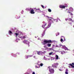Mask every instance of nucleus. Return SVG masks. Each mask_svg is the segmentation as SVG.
I'll return each mask as SVG.
<instances>
[{"label": "nucleus", "mask_w": 74, "mask_h": 74, "mask_svg": "<svg viewBox=\"0 0 74 74\" xmlns=\"http://www.w3.org/2000/svg\"><path fill=\"white\" fill-rule=\"evenodd\" d=\"M48 18H49L48 21L49 22H50V23H49L48 25V26L46 27V29H48V28L50 27L51 25V23H53V22H55V21H56V19H54L52 17H48Z\"/></svg>", "instance_id": "obj_1"}, {"label": "nucleus", "mask_w": 74, "mask_h": 74, "mask_svg": "<svg viewBox=\"0 0 74 74\" xmlns=\"http://www.w3.org/2000/svg\"><path fill=\"white\" fill-rule=\"evenodd\" d=\"M44 43H43L44 45H45L47 43H51L52 42V40H44L43 41Z\"/></svg>", "instance_id": "obj_2"}, {"label": "nucleus", "mask_w": 74, "mask_h": 74, "mask_svg": "<svg viewBox=\"0 0 74 74\" xmlns=\"http://www.w3.org/2000/svg\"><path fill=\"white\" fill-rule=\"evenodd\" d=\"M49 69V71L51 74H53L54 73V69H52L51 68H49V67H48Z\"/></svg>", "instance_id": "obj_3"}, {"label": "nucleus", "mask_w": 74, "mask_h": 74, "mask_svg": "<svg viewBox=\"0 0 74 74\" xmlns=\"http://www.w3.org/2000/svg\"><path fill=\"white\" fill-rule=\"evenodd\" d=\"M59 64H58V63H54V64L52 65V67H55V68H57V66H58V65Z\"/></svg>", "instance_id": "obj_4"}, {"label": "nucleus", "mask_w": 74, "mask_h": 74, "mask_svg": "<svg viewBox=\"0 0 74 74\" xmlns=\"http://www.w3.org/2000/svg\"><path fill=\"white\" fill-rule=\"evenodd\" d=\"M66 6L62 5H60L59 6V8H64Z\"/></svg>", "instance_id": "obj_5"}, {"label": "nucleus", "mask_w": 74, "mask_h": 74, "mask_svg": "<svg viewBox=\"0 0 74 74\" xmlns=\"http://www.w3.org/2000/svg\"><path fill=\"white\" fill-rule=\"evenodd\" d=\"M34 10L33 9H32L30 11V13L31 14H34L35 13V12H34Z\"/></svg>", "instance_id": "obj_6"}, {"label": "nucleus", "mask_w": 74, "mask_h": 74, "mask_svg": "<svg viewBox=\"0 0 74 74\" xmlns=\"http://www.w3.org/2000/svg\"><path fill=\"white\" fill-rule=\"evenodd\" d=\"M36 68H40V65L38 64H37V65L35 66Z\"/></svg>", "instance_id": "obj_7"}, {"label": "nucleus", "mask_w": 74, "mask_h": 74, "mask_svg": "<svg viewBox=\"0 0 74 74\" xmlns=\"http://www.w3.org/2000/svg\"><path fill=\"white\" fill-rule=\"evenodd\" d=\"M42 51H39L37 52V53L38 55H41L42 53Z\"/></svg>", "instance_id": "obj_8"}, {"label": "nucleus", "mask_w": 74, "mask_h": 74, "mask_svg": "<svg viewBox=\"0 0 74 74\" xmlns=\"http://www.w3.org/2000/svg\"><path fill=\"white\" fill-rule=\"evenodd\" d=\"M35 11H36V12H40V9H36Z\"/></svg>", "instance_id": "obj_9"}, {"label": "nucleus", "mask_w": 74, "mask_h": 74, "mask_svg": "<svg viewBox=\"0 0 74 74\" xmlns=\"http://www.w3.org/2000/svg\"><path fill=\"white\" fill-rule=\"evenodd\" d=\"M23 42L24 43V44H26V42H27V43H29V41H28V40H24L23 41Z\"/></svg>", "instance_id": "obj_10"}, {"label": "nucleus", "mask_w": 74, "mask_h": 74, "mask_svg": "<svg viewBox=\"0 0 74 74\" xmlns=\"http://www.w3.org/2000/svg\"><path fill=\"white\" fill-rule=\"evenodd\" d=\"M69 66H71V67H72V68H73V69H74V66L73 65H72V64H69Z\"/></svg>", "instance_id": "obj_11"}, {"label": "nucleus", "mask_w": 74, "mask_h": 74, "mask_svg": "<svg viewBox=\"0 0 74 74\" xmlns=\"http://www.w3.org/2000/svg\"><path fill=\"white\" fill-rule=\"evenodd\" d=\"M56 60H58V59H59V56H58L56 55Z\"/></svg>", "instance_id": "obj_12"}, {"label": "nucleus", "mask_w": 74, "mask_h": 74, "mask_svg": "<svg viewBox=\"0 0 74 74\" xmlns=\"http://www.w3.org/2000/svg\"><path fill=\"white\" fill-rule=\"evenodd\" d=\"M27 36L26 35L25 36H23V37H21V38H23V39H25V38H26L27 37Z\"/></svg>", "instance_id": "obj_13"}, {"label": "nucleus", "mask_w": 74, "mask_h": 74, "mask_svg": "<svg viewBox=\"0 0 74 74\" xmlns=\"http://www.w3.org/2000/svg\"><path fill=\"white\" fill-rule=\"evenodd\" d=\"M47 46H48L49 47H51V43L50 44H47Z\"/></svg>", "instance_id": "obj_14"}, {"label": "nucleus", "mask_w": 74, "mask_h": 74, "mask_svg": "<svg viewBox=\"0 0 74 74\" xmlns=\"http://www.w3.org/2000/svg\"><path fill=\"white\" fill-rule=\"evenodd\" d=\"M47 25V23H45V25H43L42 26V27L43 28H44V27H45V26H46Z\"/></svg>", "instance_id": "obj_15"}, {"label": "nucleus", "mask_w": 74, "mask_h": 74, "mask_svg": "<svg viewBox=\"0 0 74 74\" xmlns=\"http://www.w3.org/2000/svg\"><path fill=\"white\" fill-rule=\"evenodd\" d=\"M69 21H71V22H73V20H72V19L71 18H69Z\"/></svg>", "instance_id": "obj_16"}, {"label": "nucleus", "mask_w": 74, "mask_h": 74, "mask_svg": "<svg viewBox=\"0 0 74 74\" xmlns=\"http://www.w3.org/2000/svg\"><path fill=\"white\" fill-rule=\"evenodd\" d=\"M48 11L49 12H51V11H52L51 10V9H48Z\"/></svg>", "instance_id": "obj_17"}, {"label": "nucleus", "mask_w": 74, "mask_h": 74, "mask_svg": "<svg viewBox=\"0 0 74 74\" xmlns=\"http://www.w3.org/2000/svg\"><path fill=\"white\" fill-rule=\"evenodd\" d=\"M53 53V52H51L50 53H49V55H52V53Z\"/></svg>", "instance_id": "obj_18"}, {"label": "nucleus", "mask_w": 74, "mask_h": 74, "mask_svg": "<svg viewBox=\"0 0 74 74\" xmlns=\"http://www.w3.org/2000/svg\"><path fill=\"white\" fill-rule=\"evenodd\" d=\"M9 33L10 34H12V32L11 31H9Z\"/></svg>", "instance_id": "obj_19"}, {"label": "nucleus", "mask_w": 74, "mask_h": 74, "mask_svg": "<svg viewBox=\"0 0 74 74\" xmlns=\"http://www.w3.org/2000/svg\"><path fill=\"white\" fill-rule=\"evenodd\" d=\"M49 50H50V51H51L52 50H53V49H52V48H50L49 49Z\"/></svg>", "instance_id": "obj_20"}, {"label": "nucleus", "mask_w": 74, "mask_h": 74, "mask_svg": "<svg viewBox=\"0 0 74 74\" xmlns=\"http://www.w3.org/2000/svg\"><path fill=\"white\" fill-rule=\"evenodd\" d=\"M40 66H41V67H42V66H43V64L42 63H41L40 64Z\"/></svg>", "instance_id": "obj_21"}, {"label": "nucleus", "mask_w": 74, "mask_h": 74, "mask_svg": "<svg viewBox=\"0 0 74 74\" xmlns=\"http://www.w3.org/2000/svg\"><path fill=\"white\" fill-rule=\"evenodd\" d=\"M42 37H43L44 35H45V34L44 33H42Z\"/></svg>", "instance_id": "obj_22"}, {"label": "nucleus", "mask_w": 74, "mask_h": 74, "mask_svg": "<svg viewBox=\"0 0 74 74\" xmlns=\"http://www.w3.org/2000/svg\"><path fill=\"white\" fill-rule=\"evenodd\" d=\"M42 7L43 8H44V5H41Z\"/></svg>", "instance_id": "obj_23"}, {"label": "nucleus", "mask_w": 74, "mask_h": 74, "mask_svg": "<svg viewBox=\"0 0 74 74\" xmlns=\"http://www.w3.org/2000/svg\"><path fill=\"white\" fill-rule=\"evenodd\" d=\"M15 34L16 36H17L18 35V34L17 33H15Z\"/></svg>", "instance_id": "obj_24"}, {"label": "nucleus", "mask_w": 74, "mask_h": 74, "mask_svg": "<svg viewBox=\"0 0 74 74\" xmlns=\"http://www.w3.org/2000/svg\"><path fill=\"white\" fill-rule=\"evenodd\" d=\"M69 24H70V25H72L71 24H72V23H71V22H70L69 23Z\"/></svg>", "instance_id": "obj_25"}, {"label": "nucleus", "mask_w": 74, "mask_h": 74, "mask_svg": "<svg viewBox=\"0 0 74 74\" xmlns=\"http://www.w3.org/2000/svg\"><path fill=\"white\" fill-rule=\"evenodd\" d=\"M61 39H60V41L61 42H62L63 41V39H62V38H61Z\"/></svg>", "instance_id": "obj_26"}, {"label": "nucleus", "mask_w": 74, "mask_h": 74, "mask_svg": "<svg viewBox=\"0 0 74 74\" xmlns=\"http://www.w3.org/2000/svg\"><path fill=\"white\" fill-rule=\"evenodd\" d=\"M65 73L66 74H68V72L65 71Z\"/></svg>", "instance_id": "obj_27"}, {"label": "nucleus", "mask_w": 74, "mask_h": 74, "mask_svg": "<svg viewBox=\"0 0 74 74\" xmlns=\"http://www.w3.org/2000/svg\"><path fill=\"white\" fill-rule=\"evenodd\" d=\"M68 69H66V71L68 72Z\"/></svg>", "instance_id": "obj_28"}, {"label": "nucleus", "mask_w": 74, "mask_h": 74, "mask_svg": "<svg viewBox=\"0 0 74 74\" xmlns=\"http://www.w3.org/2000/svg\"><path fill=\"white\" fill-rule=\"evenodd\" d=\"M64 51H63V52H61V54H62V55H63V53H64Z\"/></svg>", "instance_id": "obj_29"}, {"label": "nucleus", "mask_w": 74, "mask_h": 74, "mask_svg": "<svg viewBox=\"0 0 74 74\" xmlns=\"http://www.w3.org/2000/svg\"><path fill=\"white\" fill-rule=\"evenodd\" d=\"M19 33H20L21 34H22V33L21 32H19Z\"/></svg>", "instance_id": "obj_30"}, {"label": "nucleus", "mask_w": 74, "mask_h": 74, "mask_svg": "<svg viewBox=\"0 0 74 74\" xmlns=\"http://www.w3.org/2000/svg\"><path fill=\"white\" fill-rule=\"evenodd\" d=\"M68 12V13H69V14H71V12Z\"/></svg>", "instance_id": "obj_31"}, {"label": "nucleus", "mask_w": 74, "mask_h": 74, "mask_svg": "<svg viewBox=\"0 0 74 74\" xmlns=\"http://www.w3.org/2000/svg\"><path fill=\"white\" fill-rule=\"evenodd\" d=\"M32 74H35V73H34V72H33Z\"/></svg>", "instance_id": "obj_32"}, {"label": "nucleus", "mask_w": 74, "mask_h": 74, "mask_svg": "<svg viewBox=\"0 0 74 74\" xmlns=\"http://www.w3.org/2000/svg\"><path fill=\"white\" fill-rule=\"evenodd\" d=\"M68 18H66L65 19V20L67 21V20H68Z\"/></svg>", "instance_id": "obj_33"}, {"label": "nucleus", "mask_w": 74, "mask_h": 74, "mask_svg": "<svg viewBox=\"0 0 74 74\" xmlns=\"http://www.w3.org/2000/svg\"><path fill=\"white\" fill-rule=\"evenodd\" d=\"M32 56H32V55H30L29 56L30 57H32Z\"/></svg>", "instance_id": "obj_34"}, {"label": "nucleus", "mask_w": 74, "mask_h": 74, "mask_svg": "<svg viewBox=\"0 0 74 74\" xmlns=\"http://www.w3.org/2000/svg\"><path fill=\"white\" fill-rule=\"evenodd\" d=\"M72 65H74V63H72Z\"/></svg>", "instance_id": "obj_35"}, {"label": "nucleus", "mask_w": 74, "mask_h": 74, "mask_svg": "<svg viewBox=\"0 0 74 74\" xmlns=\"http://www.w3.org/2000/svg\"><path fill=\"white\" fill-rule=\"evenodd\" d=\"M71 15H73V14L72 13H71Z\"/></svg>", "instance_id": "obj_36"}, {"label": "nucleus", "mask_w": 74, "mask_h": 74, "mask_svg": "<svg viewBox=\"0 0 74 74\" xmlns=\"http://www.w3.org/2000/svg\"><path fill=\"white\" fill-rule=\"evenodd\" d=\"M69 9L70 10H73V9H72V8H70Z\"/></svg>", "instance_id": "obj_37"}, {"label": "nucleus", "mask_w": 74, "mask_h": 74, "mask_svg": "<svg viewBox=\"0 0 74 74\" xmlns=\"http://www.w3.org/2000/svg\"><path fill=\"white\" fill-rule=\"evenodd\" d=\"M69 68H71V67H70V66H69Z\"/></svg>", "instance_id": "obj_38"}, {"label": "nucleus", "mask_w": 74, "mask_h": 74, "mask_svg": "<svg viewBox=\"0 0 74 74\" xmlns=\"http://www.w3.org/2000/svg\"><path fill=\"white\" fill-rule=\"evenodd\" d=\"M29 43H27V42H26V43H25V44H28Z\"/></svg>", "instance_id": "obj_39"}, {"label": "nucleus", "mask_w": 74, "mask_h": 74, "mask_svg": "<svg viewBox=\"0 0 74 74\" xmlns=\"http://www.w3.org/2000/svg\"><path fill=\"white\" fill-rule=\"evenodd\" d=\"M28 10V9H26V10Z\"/></svg>", "instance_id": "obj_40"}]
</instances>
